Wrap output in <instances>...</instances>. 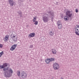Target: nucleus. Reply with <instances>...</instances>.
I'll list each match as a JSON object with an SVG mask.
<instances>
[{"label":"nucleus","instance_id":"4","mask_svg":"<svg viewBox=\"0 0 79 79\" xmlns=\"http://www.w3.org/2000/svg\"><path fill=\"white\" fill-rule=\"evenodd\" d=\"M66 15L68 16L70 18L72 16V15H73V14L71 13V11L69 10H66Z\"/></svg>","mask_w":79,"mask_h":79},{"label":"nucleus","instance_id":"22","mask_svg":"<svg viewBox=\"0 0 79 79\" xmlns=\"http://www.w3.org/2000/svg\"><path fill=\"white\" fill-rule=\"evenodd\" d=\"M3 55V52L2 51L1 52H0V57H1Z\"/></svg>","mask_w":79,"mask_h":79},{"label":"nucleus","instance_id":"21","mask_svg":"<svg viewBox=\"0 0 79 79\" xmlns=\"http://www.w3.org/2000/svg\"><path fill=\"white\" fill-rule=\"evenodd\" d=\"M49 59L50 62L53 61H54V60H55V59L54 58H51Z\"/></svg>","mask_w":79,"mask_h":79},{"label":"nucleus","instance_id":"26","mask_svg":"<svg viewBox=\"0 0 79 79\" xmlns=\"http://www.w3.org/2000/svg\"><path fill=\"white\" fill-rule=\"evenodd\" d=\"M3 47V45L0 44V48H2Z\"/></svg>","mask_w":79,"mask_h":79},{"label":"nucleus","instance_id":"5","mask_svg":"<svg viewBox=\"0 0 79 79\" xmlns=\"http://www.w3.org/2000/svg\"><path fill=\"white\" fill-rule=\"evenodd\" d=\"M75 34L79 36V26L75 28Z\"/></svg>","mask_w":79,"mask_h":79},{"label":"nucleus","instance_id":"23","mask_svg":"<svg viewBox=\"0 0 79 79\" xmlns=\"http://www.w3.org/2000/svg\"><path fill=\"white\" fill-rule=\"evenodd\" d=\"M35 23H34V24H35V25H37V24H38V21H35V22H34Z\"/></svg>","mask_w":79,"mask_h":79},{"label":"nucleus","instance_id":"2","mask_svg":"<svg viewBox=\"0 0 79 79\" xmlns=\"http://www.w3.org/2000/svg\"><path fill=\"white\" fill-rule=\"evenodd\" d=\"M11 38L13 41H15L17 40L18 37H17V35H16L14 34H12L11 35Z\"/></svg>","mask_w":79,"mask_h":79},{"label":"nucleus","instance_id":"15","mask_svg":"<svg viewBox=\"0 0 79 79\" xmlns=\"http://www.w3.org/2000/svg\"><path fill=\"white\" fill-rule=\"evenodd\" d=\"M49 34L51 36H53L54 35V32L52 31H50L49 32Z\"/></svg>","mask_w":79,"mask_h":79},{"label":"nucleus","instance_id":"3","mask_svg":"<svg viewBox=\"0 0 79 79\" xmlns=\"http://www.w3.org/2000/svg\"><path fill=\"white\" fill-rule=\"evenodd\" d=\"M26 77H27V74H26V73L24 72H22L21 74L20 78L24 79L26 78Z\"/></svg>","mask_w":79,"mask_h":79},{"label":"nucleus","instance_id":"9","mask_svg":"<svg viewBox=\"0 0 79 79\" xmlns=\"http://www.w3.org/2000/svg\"><path fill=\"white\" fill-rule=\"evenodd\" d=\"M43 20L44 23H47L48 22V17L46 16L44 17Z\"/></svg>","mask_w":79,"mask_h":79},{"label":"nucleus","instance_id":"25","mask_svg":"<svg viewBox=\"0 0 79 79\" xmlns=\"http://www.w3.org/2000/svg\"><path fill=\"white\" fill-rule=\"evenodd\" d=\"M75 11L76 13H77L79 11V10H78V9H77L75 10Z\"/></svg>","mask_w":79,"mask_h":79},{"label":"nucleus","instance_id":"20","mask_svg":"<svg viewBox=\"0 0 79 79\" xmlns=\"http://www.w3.org/2000/svg\"><path fill=\"white\" fill-rule=\"evenodd\" d=\"M37 18L36 17H33V22H35L36 21Z\"/></svg>","mask_w":79,"mask_h":79},{"label":"nucleus","instance_id":"7","mask_svg":"<svg viewBox=\"0 0 79 79\" xmlns=\"http://www.w3.org/2000/svg\"><path fill=\"white\" fill-rule=\"evenodd\" d=\"M9 35H6L5 37L3 38V40L5 42H6L8 40V39H9Z\"/></svg>","mask_w":79,"mask_h":79},{"label":"nucleus","instance_id":"27","mask_svg":"<svg viewBox=\"0 0 79 79\" xmlns=\"http://www.w3.org/2000/svg\"><path fill=\"white\" fill-rule=\"evenodd\" d=\"M18 13H19V14H21V11H20L19 12H18Z\"/></svg>","mask_w":79,"mask_h":79},{"label":"nucleus","instance_id":"13","mask_svg":"<svg viewBox=\"0 0 79 79\" xmlns=\"http://www.w3.org/2000/svg\"><path fill=\"white\" fill-rule=\"evenodd\" d=\"M64 21H68L69 20V17L67 16H65L64 17Z\"/></svg>","mask_w":79,"mask_h":79},{"label":"nucleus","instance_id":"19","mask_svg":"<svg viewBox=\"0 0 79 79\" xmlns=\"http://www.w3.org/2000/svg\"><path fill=\"white\" fill-rule=\"evenodd\" d=\"M58 28L60 29L62 27V25H58Z\"/></svg>","mask_w":79,"mask_h":79},{"label":"nucleus","instance_id":"1","mask_svg":"<svg viewBox=\"0 0 79 79\" xmlns=\"http://www.w3.org/2000/svg\"><path fill=\"white\" fill-rule=\"evenodd\" d=\"M4 71H8V72H5V76L6 77H10L11 76L12 73H13V70L11 68L8 69L7 68V69L4 68L3 69Z\"/></svg>","mask_w":79,"mask_h":79},{"label":"nucleus","instance_id":"16","mask_svg":"<svg viewBox=\"0 0 79 79\" xmlns=\"http://www.w3.org/2000/svg\"><path fill=\"white\" fill-rule=\"evenodd\" d=\"M45 61H46V63H47V64L49 63L50 62V59H46Z\"/></svg>","mask_w":79,"mask_h":79},{"label":"nucleus","instance_id":"12","mask_svg":"<svg viewBox=\"0 0 79 79\" xmlns=\"http://www.w3.org/2000/svg\"><path fill=\"white\" fill-rule=\"evenodd\" d=\"M7 64L6 63L4 64L2 66H0V69H2V68H4L5 67H6V66H7Z\"/></svg>","mask_w":79,"mask_h":79},{"label":"nucleus","instance_id":"11","mask_svg":"<svg viewBox=\"0 0 79 79\" xmlns=\"http://www.w3.org/2000/svg\"><path fill=\"white\" fill-rule=\"evenodd\" d=\"M35 36V33H32L30 34L29 35V37H34Z\"/></svg>","mask_w":79,"mask_h":79},{"label":"nucleus","instance_id":"17","mask_svg":"<svg viewBox=\"0 0 79 79\" xmlns=\"http://www.w3.org/2000/svg\"><path fill=\"white\" fill-rule=\"evenodd\" d=\"M61 22L60 21H59L58 22H57V26H59V25H61Z\"/></svg>","mask_w":79,"mask_h":79},{"label":"nucleus","instance_id":"10","mask_svg":"<svg viewBox=\"0 0 79 79\" xmlns=\"http://www.w3.org/2000/svg\"><path fill=\"white\" fill-rule=\"evenodd\" d=\"M9 2L10 3V6H13L15 5V2L13 0H9Z\"/></svg>","mask_w":79,"mask_h":79},{"label":"nucleus","instance_id":"14","mask_svg":"<svg viewBox=\"0 0 79 79\" xmlns=\"http://www.w3.org/2000/svg\"><path fill=\"white\" fill-rule=\"evenodd\" d=\"M52 53H53V54H56V51L55 49H52Z\"/></svg>","mask_w":79,"mask_h":79},{"label":"nucleus","instance_id":"24","mask_svg":"<svg viewBox=\"0 0 79 79\" xmlns=\"http://www.w3.org/2000/svg\"><path fill=\"white\" fill-rule=\"evenodd\" d=\"M54 15V14H51L50 15V17H53V16Z\"/></svg>","mask_w":79,"mask_h":79},{"label":"nucleus","instance_id":"8","mask_svg":"<svg viewBox=\"0 0 79 79\" xmlns=\"http://www.w3.org/2000/svg\"><path fill=\"white\" fill-rule=\"evenodd\" d=\"M17 46V45L16 44H14L12 46V47L10 48V50L11 51H13L15 48H16V47Z\"/></svg>","mask_w":79,"mask_h":79},{"label":"nucleus","instance_id":"6","mask_svg":"<svg viewBox=\"0 0 79 79\" xmlns=\"http://www.w3.org/2000/svg\"><path fill=\"white\" fill-rule=\"evenodd\" d=\"M53 67L54 69H58L59 68V65L57 63L54 64Z\"/></svg>","mask_w":79,"mask_h":79},{"label":"nucleus","instance_id":"18","mask_svg":"<svg viewBox=\"0 0 79 79\" xmlns=\"http://www.w3.org/2000/svg\"><path fill=\"white\" fill-rule=\"evenodd\" d=\"M17 75L18 76H20V71H18L17 72Z\"/></svg>","mask_w":79,"mask_h":79}]
</instances>
